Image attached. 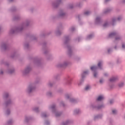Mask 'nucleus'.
Returning <instances> with one entry per match:
<instances>
[{
	"label": "nucleus",
	"instance_id": "nucleus-1",
	"mask_svg": "<svg viewBox=\"0 0 125 125\" xmlns=\"http://www.w3.org/2000/svg\"><path fill=\"white\" fill-rule=\"evenodd\" d=\"M117 80H118V78H117V77H112V78H111L109 80V82H110V83H113V82H116V81H117Z\"/></svg>",
	"mask_w": 125,
	"mask_h": 125
},
{
	"label": "nucleus",
	"instance_id": "nucleus-2",
	"mask_svg": "<svg viewBox=\"0 0 125 125\" xmlns=\"http://www.w3.org/2000/svg\"><path fill=\"white\" fill-rule=\"evenodd\" d=\"M104 97L103 96H100L97 99V101H101L103 99H104Z\"/></svg>",
	"mask_w": 125,
	"mask_h": 125
},
{
	"label": "nucleus",
	"instance_id": "nucleus-3",
	"mask_svg": "<svg viewBox=\"0 0 125 125\" xmlns=\"http://www.w3.org/2000/svg\"><path fill=\"white\" fill-rule=\"evenodd\" d=\"M34 89H35V88H34L33 87L29 86L28 87V92H32V91H33V90H34Z\"/></svg>",
	"mask_w": 125,
	"mask_h": 125
},
{
	"label": "nucleus",
	"instance_id": "nucleus-4",
	"mask_svg": "<svg viewBox=\"0 0 125 125\" xmlns=\"http://www.w3.org/2000/svg\"><path fill=\"white\" fill-rule=\"evenodd\" d=\"M91 70L92 71H96L97 70V66H91Z\"/></svg>",
	"mask_w": 125,
	"mask_h": 125
},
{
	"label": "nucleus",
	"instance_id": "nucleus-5",
	"mask_svg": "<svg viewBox=\"0 0 125 125\" xmlns=\"http://www.w3.org/2000/svg\"><path fill=\"white\" fill-rule=\"evenodd\" d=\"M116 35V33L113 32V33H111L109 35V38H112V37H114V36H115Z\"/></svg>",
	"mask_w": 125,
	"mask_h": 125
},
{
	"label": "nucleus",
	"instance_id": "nucleus-6",
	"mask_svg": "<svg viewBox=\"0 0 125 125\" xmlns=\"http://www.w3.org/2000/svg\"><path fill=\"white\" fill-rule=\"evenodd\" d=\"M70 102H72V103H75L77 102V100L76 99L72 98L70 100Z\"/></svg>",
	"mask_w": 125,
	"mask_h": 125
},
{
	"label": "nucleus",
	"instance_id": "nucleus-7",
	"mask_svg": "<svg viewBox=\"0 0 125 125\" xmlns=\"http://www.w3.org/2000/svg\"><path fill=\"white\" fill-rule=\"evenodd\" d=\"M98 66L99 68H100V69H102V67H101V66H102V62H100L98 64Z\"/></svg>",
	"mask_w": 125,
	"mask_h": 125
},
{
	"label": "nucleus",
	"instance_id": "nucleus-8",
	"mask_svg": "<svg viewBox=\"0 0 125 125\" xmlns=\"http://www.w3.org/2000/svg\"><path fill=\"white\" fill-rule=\"evenodd\" d=\"M29 71H30V68H26L24 71L25 74H27V73H28Z\"/></svg>",
	"mask_w": 125,
	"mask_h": 125
},
{
	"label": "nucleus",
	"instance_id": "nucleus-9",
	"mask_svg": "<svg viewBox=\"0 0 125 125\" xmlns=\"http://www.w3.org/2000/svg\"><path fill=\"white\" fill-rule=\"evenodd\" d=\"M90 12L89 11H86L84 12V14L85 15H88L89 14H90Z\"/></svg>",
	"mask_w": 125,
	"mask_h": 125
},
{
	"label": "nucleus",
	"instance_id": "nucleus-10",
	"mask_svg": "<svg viewBox=\"0 0 125 125\" xmlns=\"http://www.w3.org/2000/svg\"><path fill=\"white\" fill-rule=\"evenodd\" d=\"M125 84H124V83H121L119 84V87H122L123 86H124Z\"/></svg>",
	"mask_w": 125,
	"mask_h": 125
},
{
	"label": "nucleus",
	"instance_id": "nucleus-11",
	"mask_svg": "<svg viewBox=\"0 0 125 125\" xmlns=\"http://www.w3.org/2000/svg\"><path fill=\"white\" fill-rule=\"evenodd\" d=\"M99 21H100V18L97 17V18L96 19V22H99Z\"/></svg>",
	"mask_w": 125,
	"mask_h": 125
},
{
	"label": "nucleus",
	"instance_id": "nucleus-12",
	"mask_svg": "<svg viewBox=\"0 0 125 125\" xmlns=\"http://www.w3.org/2000/svg\"><path fill=\"white\" fill-rule=\"evenodd\" d=\"M89 88H90L89 85H87L86 86V87L85 88V90H88V89H89Z\"/></svg>",
	"mask_w": 125,
	"mask_h": 125
},
{
	"label": "nucleus",
	"instance_id": "nucleus-13",
	"mask_svg": "<svg viewBox=\"0 0 125 125\" xmlns=\"http://www.w3.org/2000/svg\"><path fill=\"white\" fill-rule=\"evenodd\" d=\"M88 74V71H84L83 72V75H87Z\"/></svg>",
	"mask_w": 125,
	"mask_h": 125
},
{
	"label": "nucleus",
	"instance_id": "nucleus-14",
	"mask_svg": "<svg viewBox=\"0 0 125 125\" xmlns=\"http://www.w3.org/2000/svg\"><path fill=\"white\" fill-rule=\"evenodd\" d=\"M42 117H43V118H45L46 117V114L45 113H43L42 115Z\"/></svg>",
	"mask_w": 125,
	"mask_h": 125
},
{
	"label": "nucleus",
	"instance_id": "nucleus-15",
	"mask_svg": "<svg viewBox=\"0 0 125 125\" xmlns=\"http://www.w3.org/2000/svg\"><path fill=\"white\" fill-rule=\"evenodd\" d=\"M108 26V23L106 22L104 24V27H107Z\"/></svg>",
	"mask_w": 125,
	"mask_h": 125
},
{
	"label": "nucleus",
	"instance_id": "nucleus-16",
	"mask_svg": "<svg viewBox=\"0 0 125 125\" xmlns=\"http://www.w3.org/2000/svg\"><path fill=\"white\" fill-rule=\"evenodd\" d=\"M97 76V73L94 72V77L95 78H96Z\"/></svg>",
	"mask_w": 125,
	"mask_h": 125
},
{
	"label": "nucleus",
	"instance_id": "nucleus-17",
	"mask_svg": "<svg viewBox=\"0 0 125 125\" xmlns=\"http://www.w3.org/2000/svg\"><path fill=\"white\" fill-rule=\"evenodd\" d=\"M112 113L113 114H116L117 113V110H112Z\"/></svg>",
	"mask_w": 125,
	"mask_h": 125
},
{
	"label": "nucleus",
	"instance_id": "nucleus-18",
	"mask_svg": "<svg viewBox=\"0 0 125 125\" xmlns=\"http://www.w3.org/2000/svg\"><path fill=\"white\" fill-rule=\"evenodd\" d=\"M113 102H114V101L113 100H110V102H109V103L110 104H113Z\"/></svg>",
	"mask_w": 125,
	"mask_h": 125
},
{
	"label": "nucleus",
	"instance_id": "nucleus-19",
	"mask_svg": "<svg viewBox=\"0 0 125 125\" xmlns=\"http://www.w3.org/2000/svg\"><path fill=\"white\" fill-rule=\"evenodd\" d=\"M102 107H103V105L100 106H98L97 107V109H101V108H102Z\"/></svg>",
	"mask_w": 125,
	"mask_h": 125
},
{
	"label": "nucleus",
	"instance_id": "nucleus-20",
	"mask_svg": "<svg viewBox=\"0 0 125 125\" xmlns=\"http://www.w3.org/2000/svg\"><path fill=\"white\" fill-rule=\"evenodd\" d=\"M121 19H122V18L121 17H118L117 20H118V21H120V20H121Z\"/></svg>",
	"mask_w": 125,
	"mask_h": 125
},
{
	"label": "nucleus",
	"instance_id": "nucleus-21",
	"mask_svg": "<svg viewBox=\"0 0 125 125\" xmlns=\"http://www.w3.org/2000/svg\"><path fill=\"white\" fill-rule=\"evenodd\" d=\"M122 47H123V48H125V44H122Z\"/></svg>",
	"mask_w": 125,
	"mask_h": 125
},
{
	"label": "nucleus",
	"instance_id": "nucleus-22",
	"mask_svg": "<svg viewBox=\"0 0 125 125\" xmlns=\"http://www.w3.org/2000/svg\"><path fill=\"white\" fill-rule=\"evenodd\" d=\"M92 37V35H89L88 36V39H90V38H91Z\"/></svg>",
	"mask_w": 125,
	"mask_h": 125
},
{
	"label": "nucleus",
	"instance_id": "nucleus-23",
	"mask_svg": "<svg viewBox=\"0 0 125 125\" xmlns=\"http://www.w3.org/2000/svg\"><path fill=\"white\" fill-rule=\"evenodd\" d=\"M115 21H116V19H112V23H114V22H115Z\"/></svg>",
	"mask_w": 125,
	"mask_h": 125
},
{
	"label": "nucleus",
	"instance_id": "nucleus-24",
	"mask_svg": "<svg viewBox=\"0 0 125 125\" xmlns=\"http://www.w3.org/2000/svg\"><path fill=\"white\" fill-rule=\"evenodd\" d=\"M100 83H103V80H101L100 81Z\"/></svg>",
	"mask_w": 125,
	"mask_h": 125
},
{
	"label": "nucleus",
	"instance_id": "nucleus-25",
	"mask_svg": "<svg viewBox=\"0 0 125 125\" xmlns=\"http://www.w3.org/2000/svg\"><path fill=\"white\" fill-rule=\"evenodd\" d=\"M51 108L52 109H54V108H55V105H52Z\"/></svg>",
	"mask_w": 125,
	"mask_h": 125
},
{
	"label": "nucleus",
	"instance_id": "nucleus-26",
	"mask_svg": "<svg viewBox=\"0 0 125 125\" xmlns=\"http://www.w3.org/2000/svg\"><path fill=\"white\" fill-rule=\"evenodd\" d=\"M66 98L68 99H69V98H70V97L69 96V95H66Z\"/></svg>",
	"mask_w": 125,
	"mask_h": 125
},
{
	"label": "nucleus",
	"instance_id": "nucleus-27",
	"mask_svg": "<svg viewBox=\"0 0 125 125\" xmlns=\"http://www.w3.org/2000/svg\"><path fill=\"white\" fill-rule=\"evenodd\" d=\"M115 40H116V41H118V40H120V37L116 38Z\"/></svg>",
	"mask_w": 125,
	"mask_h": 125
},
{
	"label": "nucleus",
	"instance_id": "nucleus-28",
	"mask_svg": "<svg viewBox=\"0 0 125 125\" xmlns=\"http://www.w3.org/2000/svg\"><path fill=\"white\" fill-rule=\"evenodd\" d=\"M6 114H7V115H9V111H7L6 112Z\"/></svg>",
	"mask_w": 125,
	"mask_h": 125
},
{
	"label": "nucleus",
	"instance_id": "nucleus-29",
	"mask_svg": "<svg viewBox=\"0 0 125 125\" xmlns=\"http://www.w3.org/2000/svg\"><path fill=\"white\" fill-rule=\"evenodd\" d=\"M74 30H75V28L73 27L71 28V31H74Z\"/></svg>",
	"mask_w": 125,
	"mask_h": 125
},
{
	"label": "nucleus",
	"instance_id": "nucleus-30",
	"mask_svg": "<svg viewBox=\"0 0 125 125\" xmlns=\"http://www.w3.org/2000/svg\"><path fill=\"white\" fill-rule=\"evenodd\" d=\"M8 96V94H6L5 96V97H7Z\"/></svg>",
	"mask_w": 125,
	"mask_h": 125
},
{
	"label": "nucleus",
	"instance_id": "nucleus-31",
	"mask_svg": "<svg viewBox=\"0 0 125 125\" xmlns=\"http://www.w3.org/2000/svg\"><path fill=\"white\" fill-rule=\"evenodd\" d=\"M110 51H111V49H108V52H110Z\"/></svg>",
	"mask_w": 125,
	"mask_h": 125
},
{
	"label": "nucleus",
	"instance_id": "nucleus-32",
	"mask_svg": "<svg viewBox=\"0 0 125 125\" xmlns=\"http://www.w3.org/2000/svg\"><path fill=\"white\" fill-rule=\"evenodd\" d=\"M107 1H109V0H105V2H107Z\"/></svg>",
	"mask_w": 125,
	"mask_h": 125
},
{
	"label": "nucleus",
	"instance_id": "nucleus-33",
	"mask_svg": "<svg viewBox=\"0 0 125 125\" xmlns=\"http://www.w3.org/2000/svg\"><path fill=\"white\" fill-rule=\"evenodd\" d=\"M34 110H35V111H37L38 110V108L35 109Z\"/></svg>",
	"mask_w": 125,
	"mask_h": 125
},
{
	"label": "nucleus",
	"instance_id": "nucleus-34",
	"mask_svg": "<svg viewBox=\"0 0 125 125\" xmlns=\"http://www.w3.org/2000/svg\"><path fill=\"white\" fill-rule=\"evenodd\" d=\"M9 74H12V72H9Z\"/></svg>",
	"mask_w": 125,
	"mask_h": 125
},
{
	"label": "nucleus",
	"instance_id": "nucleus-35",
	"mask_svg": "<svg viewBox=\"0 0 125 125\" xmlns=\"http://www.w3.org/2000/svg\"><path fill=\"white\" fill-rule=\"evenodd\" d=\"M104 76H107V74L106 73H105V74H104Z\"/></svg>",
	"mask_w": 125,
	"mask_h": 125
},
{
	"label": "nucleus",
	"instance_id": "nucleus-36",
	"mask_svg": "<svg viewBox=\"0 0 125 125\" xmlns=\"http://www.w3.org/2000/svg\"><path fill=\"white\" fill-rule=\"evenodd\" d=\"M108 12V11H106L105 12V13H106V12Z\"/></svg>",
	"mask_w": 125,
	"mask_h": 125
},
{
	"label": "nucleus",
	"instance_id": "nucleus-37",
	"mask_svg": "<svg viewBox=\"0 0 125 125\" xmlns=\"http://www.w3.org/2000/svg\"><path fill=\"white\" fill-rule=\"evenodd\" d=\"M46 125H47V123H46Z\"/></svg>",
	"mask_w": 125,
	"mask_h": 125
},
{
	"label": "nucleus",
	"instance_id": "nucleus-38",
	"mask_svg": "<svg viewBox=\"0 0 125 125\" xmlns=\"http://www.w3.org/2000/svg\"><path fill=\"white\" fill-rule=\"evenodd\" d=\"M1 74H2V72H1Z\"/></svg>",
	"mask_w": 125,
	"mask_h": 125
},
{
	"label": "nucleus",
	"instance_id": "nucleus-39",
	"mask_svg": "<svg viewBox=\"0 0 125 125\" xmlns=\"http://www.w3.org/2000/svg\"><path fill=\"white\" fill-rule=\"evenodd\" d=\"M115 48H116V47H115Z\"/></svg>",
	"mask_w": 125,
	"mask_h": 125
},
{
	"label": "nucleus",
	"instance_id": "nucleus-40",
	"mask_svg": "<svg viewBox=\"0 0 125 125\" xmlns=\"http://www.w3.org/2000/svg\"><path fill=\"white\" fill-rule=\"evenodd\" d=\"M56 116H58V115H57V114H56Z\"/></svg>",
	"mask_w": 125,
	"mask_h": 125
},
{
	"label": "nucleus",
	"instance_id": "nucleus-41",
	"mask_svg": "<svg viewBox=\"0 0 125 125\" xmlns=\"http://www.w3.org/2000/svg\"><path fill=\"white\" fill-rule=\"evenodd\" d=\"M75 113H76V111H75Z\"/></svg>",
	"mask_w": 125,
	"mask_h": 125
}]
</instances>
